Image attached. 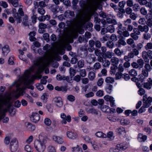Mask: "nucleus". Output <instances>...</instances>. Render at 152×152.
<instances>
[{
  "label": "nucleus",
  "mask_w": 152,
  "mask_h": 152,
  "mask_svg": "<svg viewBox=\"0 0 152 152\" xmlns=\"http://www.w3.org/2000/svg\"><path fill=\"white\" fill-rule=\"evenodd\" d=\"M53 140L59 144H62L64 142L62 138L59 136L54 135L52 137Z\"/></svg>",
  "instance_id": "16"
},
{
  "label": "nucleus",
  "mask_w": 152,
  "mask_h": 152,
  "mask_svg": "<svg viewBox=\"0 0 152 152\" xmlns=\"http://www.w3.org/2000/svg\"><path fill=\"white\" fill-rule=\"evenodd\" d=\"M11 100V97L9 95L0 97V121L3 119V123H7L9 121L8 117H4L5 113L12 106Z\"/></svg>",
  "instance_id": "2"
},
{
  "label": "nucleus",
  "mask_w": 152,
  "mask_h": 152,
  "mask_svg": "<svg viewBox=\"0 0 152 152\" xmlns=\"http://www.w3.org/2000/svg\"><path fill=\"white\" fill-rule=\"evenodd\" d=\"M104 80L102 78H100L98 80L97 82V85L99 86H101L103 84Z\"/></svg>",
  "instance_id": "56"
},
{
  "label": "nucleus",
  "mask_w": 152,
  "mask_h": 152,
  "mask_svg": "<svg viewBox=\"0 0 152 152\" xmlns=\"http://www.w3.org/2000/svg\"><path fill=\"white\" fill-rule=\"evenodd\" d=\"M112 52L107 51L104 53V55L106 58H111L112 56Z\"/></svg>",
  "instance_id": "42"
},
{
  "label": "nucleus",
  "mask_w": 152,
  "mask_h": 152,
  "mask_svg": "<svg viewBox=\"0 0 152 152\" xmlns=\"http://www.w3.org/2000/svg\"><path fill=\"white\" fill-rule=\"evenodd\" d=\"M47 64L41 63L38 65L34 64L33 66L28 70H26L23 75L18 80L14 83V85L17 88V93L20 95H23L24 90L28 88L33 90L34 86L31 85L33 80L35 79H39L42 77V75H39L45 68Z\"/></svg>",
  "instance_id": "1"
},
{
  "label": "nucleus",
  "mask_w": 152,
  "mask_h": 152,
  "mask_svg": "<svg viewBox=\"0 0 152 152\" xmlns=\"http://www.w3.org/2000/svg\"><path fill=\"white\" fill-rule=\"evenodd\" d=\"M36 34L35 31L31 32L28 34L29 36V40L31 41H34L36 40V38L34 37Z\"/></svg>",
  "instance_id": "22"
},
{
  "label": "nucleus",
  "mask_w": 152,
  "mask_h": 152,
  "mask_svg": "<svg viewBox=\"0 0 152 152\" xmlns=\"http://www.w3.org/2000/svg\"><path fill=\"white\" fill-rule=\"evenodd\" d=\"M2 55L4 56H6L10 52V50L9 46L8 45H5L2 48Z\"/></svg>",
  "instance_id": "11"
},
{
  "label": "nucleus",
  "mask_w": 152,
  "mask_h": 152,
  "mask_svg": "<svg viewBox=\"0 0 152 152\" xmlns=\"http://www.w3.org/2000/svg\"><path fill=\"white\" fill-rule=\"evenodd\" d=\"M101 0H93L91 2L90 1H80V6L83 11L91 10L97 7L100 4Z\"/></svg>",
  "instance_id": "5"
},
{
  "label": "nucleus",
  "mask_w": 152,
  "mask_h": 152,
  "mask_svg": "<svg viewBox=\"0 0 152 152\" xmlns=\"http://www.w3.org/2000/svg\"><path fill=\"white\" fill-rule=\"evenodd\" d=\"M147 136L146 135H143L142 134H139L138 135L137 139L140 142H144L146 140Z\"/></svg>",
  "instance_id": "19"
},
{
  "label": "nucleus",
  "mask_w": 152,
  "mask_h": 152,
  "mask_svg": "<svg viewBox=\"0 0 152 152\" xmlns=\"http://www.w3.org/2000/svg\"><path fill=\"white\" fill-rule=\"evenodd\" d=\"M117 69H118V72H123L124 71V69L123 65L121 64H119L118 67Z\"/></svg>",
  "instance_id": "59"
},
{
  "label": "nucleus",
  "mask_w": 152,
  "mask_h": 152,
  "mask_svg": "<svg viewBox=\"0 0 152 152\" xmlns=\"http://www.w3.org/2000/svg\"><path fill=\"white\" fill-rule=\"evenodd\" d=\"M110 61L113 66H115L118 64L119 60L118 58L114 57L111 58Z\"/></svg>",
  "instance_id": "23"
},
{
  "label": "nucleus",
  "mask_w": 152,
  "mask_h": 152,
  "mask_svg": "<svg viewBox=\"0 0 152 152\" xmlns=\"http://www.w3.org/2000/svg\"><path fill=\"white\" fill-rule=\"evenodd\" d=\"M115 16H112V18H107L106 19L107 22L109 23H112L114 25H116L117 24V22L115 19Z\"/></svg>",
  "instance_id": "20"
},
{
  "label": "nucleus",
  "mask_w": 152,
  "mask_h": 152,
  "mask_svg": "<svg viewBox=\"0 0 152 152\" xmlns=\"http://www.w3.org/2000/svg\"><path fill=\"white\" fill-rule=\"evenodd\" d=\"M75 15L74 12L69 10L66 11L64 13V16L67 18H72L74 17Z\"/></svg>",
  "instance_id": "12"
},
{
  "label": "nucleus",
  "mask_w": 152,
  "mask_h": 152,
  "mask_svg": "<svg viewBox=\"0 0 152 152\" xmlns=\"http://www.w3.org/2000/svg\"><path fill=\"white\" fill-rule=\"evenodd\" d=\"M69 73L71 76H73L76 73V71L73 68L71 67L69 69Z\"/></svg>",
  "instance_id": "54"
},
{
  "label": "nucleus",
  "mask_w": 152,
  "mask_h": 152,
  "mask_svg": "<svg viewBox=\"0 0 152 152\" xmlns=\"http://www.w3.org/2000/svg\"><path fill=\"white\" fill-rule=\"evenodd\" d=\"M102 63V66L104 67H109L110 64V62L106 59H104Z\"/></svg>",
  "instance_id": "31"
},
{
  "label": "nucleus",
  "mask_w": 152,
  "mask_h": 152,
  "mask_svg": "<svg viewBox=\"0 0 152 152\" xmlns=\"http://www.w3.org/2000/svg\"><path fill=\"white\" fill-rule=\"evenodd\" d=\"M149 80H151L150 82L149 83H145L143 84L144 87L148 89H150L152 86V80L150 78H149Z\"/></svg>",
  "instance_id": "24"
},
{
  "label": "nucleus",
  "mask_w": 152,
  "mask_h": 152,
  "mask_svg": "<svg viewBox=\"0 0 152 152\" xmlns=\"http://www.w3.org/2000/svg\"><path fill=\"white\" fill-rule=\"evenodd\" d=\"M101 65L99 62H97L94 64V65L93 69V70L96 71L101 68Z\"/></svg>",
  "instance_id": "26"
},
{
  "label": "nucleus",
  "mask_w": 152,
  "mask_h": 152,
  "mask_svg": "<svg viewBox=\"0 0 152 152\" xmlns=\"http://www.w3.org/2000/svg\"><path fill=\"white\" fill-rule=\"evenodd\" d=\"M66 135L69 138L73 140L76 139L77 136L76 134L70 131H68L66 132Z\"/></svg>",
  "instance_id": "17"
},
{
  "label": "nucleus",
  "mask_w": 152,
  "mask_h": 152,
  "mask_svg": "<svg viewBox=\"0 0 152 152\" xmlns=\"http://www.w3.org/2000/svg\"><path fill=\"white\" fill-rule=\"evenodd\" d=\"M130 123L129 120L126 119H122L121 120V123L123 125H126Z\"/></svg>",
  "instance_id": "39"
},
{
  "label": "nucleus",
  "mask_w": 152,
  "mask_h": 152,
  "mask_svg": "<svg viewBox=\"0 0 152 152\" xmlns=\"http://www.w3.org/2000/svg\"><path fill=\"white\" fill-rule=\"evenodd\" d=\"M118 132L120 135L124 134L126 133V131L124 128L120 127L118 129Z\"/></svg>",
  "instance_id": "28"
},
{
  "label": "nucleus",
  "mask_w": 152,
  "mask_h": 152,
  "mask_svg": "<svg viewBox=\"0 0 152 152\" xmlns=\"http://www.w3.org/2000/svg\"><path fill=\"white\" fill-rule=\"evenodd\" d=\"M148 72L147 70L143 69L142 71V75H143L141 78L142 80H143L146 77H148Z\"/></svg>",
  "instance_id": "27"
},
{
  "label": "nucleus",
  "mask_w": 152,
  "mask_h": 152,
  "mask_svg": "<svg viewBox=\"0 0 152 152\" xmlns=\"http://www.w3.org/2000/svg\"><path fill=\"white\" fill-rule=\"evenodd\" d=\"M144 48L146 50L152 49V42L147 43L145 46Z\"/></svg>",
  "instance_id": "38"
},
{
  "label": "nucleus",
  "mask_w": 152,
  "mask_h": 152,
  "mask_svg": "<svg viewBox=\"0 0 152 152\" xmlns=\"http://www.w3.org/2000/svg\"><path fill=\"white\" fill-rule=\"evenodd\" d=\"M118 47H119L121 46V45H126V42L124 40L121 39H119L118 41Z\"/></svg>",
  "instance_id": "40"
},
{
  "label": "nucleus",
  "mask_w": 152,
  "mask_h": 152,
  "mask_svg": "<svg viewBox=\"0 0 152 152\" xmlns=\"http://www.w3.org/2000/svg\"><path fill=\"white\" fill-rule=\"evenodd\" d=\"M95 45L96 47L98 48H100L101 46V44L100 41L96 40L94 42Z\"/></svg>",
  "instance_id": "60"
},
{
  "label": "nucleus",
  "mask_w": 152,
  "mask_h": 152,
  "mask_svg": "<svg viewBox=\"0 0 152 152\" xmlns=\"http://www.w3.org/2000/svg\"><path fill=\"white\" fill-rule=\"evenodd\" d=\"M106 45L110 49H112L114 47V44L112 41H109L107 42Z\"/></svg>",
  "instance_id": "34"
},
{
  "label": "nucleus",
  "mask_w": 152,
  "mask_h": 152,
  "mask_svg": "<svg viewBox=\"0 0 152 152\" xmlns=\"http://www.w3.org/2000/svg\"><path fill=\"white\" fill-rule=\"evenodd\" d=\"M48 149V152H56L55 147L52 145L49 146Z\"/></svg>",
  "instance_id": "45"
},
{
  "label": "nucleus",
  "mask_w": 152,
  "mask_h": 152,
  "mask_svg": "<svg viewBox=\"0 0 152 152\" xmlns=\"http://www.w3.org/2000/svg\"><path fill=\"white\" fill-rule=\"evenodd\" d=\"M48 138L42 134L39 135V139L36 140L34 142V147L38 152H44L46 148V144Z\"/></svg>",
  "instance_id": "4"
},
{
  "label": "nucleus",
  "mask_w": 152,
  "mask_h": 152,
  "mask_svg": "<svg viewBox=\"0 0 152 152\" xmlns=\"http://www.w3.org/2000/svg\"><path fill=\"white\" fill-rule=\"evenodd\" d=\"M18 142L15 139H13L10 143V150L12 152H15L18 149Z\"/></svg>",
  "instance_id": "10"
},
{
  "label": "nucleus",
  "mask_w": 152,
  "mask_h": 152,
  "mask_svg": "<svg viewBox=\"0 0 152 152\" xmlns=\"http://www.w3.org/2000/svg\"><path fill=\"white\" fill-rule=\"evenodd\" d=\"M84 61L81 59L78 62L77 65L78 66L79 68L83 67L84 65Z\"/></svg>",
  "instance_id": "47"
},
{
  "label": "nucleus",
  "mask_w": 152,
  "mask_h": 152,
  "mask_svg": "<svg viewBox=\"0 0 152 152\" xmlns=\"http://www.w3.org/2000/svg\"><path fill=\"white\" fill-rule=\"evenodd\" d=\"M67 99L69 101L73 102L74 101L75 99V97L72 95H70L68 96L67 97Z\"/></svg>",
  "instance_id": "52"
},
{
  "label": "nucleus",
  "mask_w": 152,
  "mask_h": 152,
  "mask_svg": "<svg viewBox=\"0 0 152 152\" xmlns=\"http://www.w3.org/2000/svg\"><path fill=\"white\" fill-rule=\"evenodd\" d=\"M79 74L80 76L82 77H84L86 76V73L85 69H82L80 70Z\"/></svg>",
  "instance_id": "41"
},
{
  "label": "nucleus",
  "mask_w": 152,
  "mask_h": 152,
  "mask_svg": "<svg viewBox=\"0 0 152 152\" xmlns=\"http://www.w3.org/2000/svg\"><path fill=\"white\" fill-rule=\"evenodd\" d=\"M134 81L137 87L140 89L138 91L139 94L141 96L144 95L145 93V91L144 89L141 88L142 85L141 83L142 82V80H139L137 79L134 77Z\"/></svg>",
  "instance_id": "8"
},
{
  "label": "nucleus",
  "mask_w": 152,
  "mask_h": 152,
  "mask_svg": "<svg viewBox=\"0 0 152 152\" xmlns=\"http://www.w3.org/2000/svg\"><path fill=\"white\" fill-rule=\"evenodd\" d=\"M110 39L113 41H115L117 40V36L114 34H113L110 37Z\"/></svg>",
  "instance_id": "62"
},
{
  "label": "nucleus",
  "mask_w": 152,
  "mask_h": 152,
  "mask_svg": "<svg viewBox=\"0 0 152 152\" xmlns=\"http://www.w3.org/2000/svg\"><path fill=\"white\" fill-rule=\"evenodd\" d=\"M0 6L4 8H6L8 7L7 3L6 2L3 1H0Z\"/></svg>",
  "instance_id": "55"
},
{
  "label": "nucleus",
  "mask_w": 152,
  "mask_h": 152,
  "mask_svg": "<svg viewBox=\"0 0 152 152\" xmlns=\"http://www.w3.org/2000/svg\"><path fill=\"white\" fill-rule=\"evenodd\" d=\"M8 1L15 7H17L18 6V0H8Z\"/></svg>",
  "instance_id": "29"
},
{
  "label": "nucleus",
  "mask_w": 152,
  "mask_h": 152,
  "mask_svg": "<svg viewBox=\"0 0 152 152\" xmlns=\"http://www.w3.org/2000/svg\"><path fill=\"white\" fill-rule=\"evenodd\" d=\"M96 136L99 137L105 138L107 136L106 134L103 133L102 132H98L96 134Z\"/></svg>",
  "instance_id": "35"
},
{
  "label": "nucleus",
  "mask_w": 152,
  "mask_h": 152,
  "mask_svg": "<svg viewBox=\"0 0 152 152\" xmlns=\"http://www.w3.org/2000/svg\"><path fill=\"white\" fill-rule=\"evenodd\" d=\"M53 101L56 103V105L58 107H61L63 105L62 99L60 97H56L53 99Z\"/></svg>",
  "instance_id": "13"
},
{
  "label": "nucleus",
  "mask_w": 152,
  "mask_h": 152,
  "mask_svg": "<svg viewBox=\"0 0 152 152\" xmlns=\"http://www.w3.org/2000/svg\"><path fill=\"white\" fill-rule=\"evenodd\" d=\"M39 5L41 8L45 7L47 5L45 1H41L39 3Z\"/></svg>",
  "instance_id": "58"
},
{
  "label": "nucleus",
  "mask_w": 152,
  "mask_h": 152,
  "mask_svg": "<svg viewBox=\"0 0 152 152\" xmlns=\"http://www.w3.org/2000/svg\"><path fill=\"white\" fill-rule=\"evenodd\" d=\"M94 53L96 56H98L101 55V53L99 50L96 49L95 50Z\"/></svg>",
  "instance_id": "64"
},
{
  "label": "nucleus",
  "mask_w": 152,
  "mask_h": 152,
  "mask_svg": "<svg viewBox=\"0 0 152 152\" xmlns=\"http://www.w3.org/2000/svg\"><path fill=\"white\" fill-rule=\"evenodd\" d=\"M30 118L35 123H37L40 119L39 115L37 113H33Z\"/></svg>",
  "instance_id": "14"
},
{
  "label": "nucleus",
  "mask_w": 152,
  "mask_h": 152,
  "mask_svg": "<svg viewBox=\"0 0 152 152\" xmlns=\"http://www.w3.org/2000/svg\"><path fill=\"white\" fill-rule=\"evenodd\" d=\"M8 63L10 65H13L14 63V57L12 56L10 57L8 60Z\"/></svg>",
  "instance_id": "49"
},
{
  "label": "nucleus",
  "mask_w": 152,
  "mask_h": 152,
  "mask_svg": "<svg viewBox=\"0 0 152 152\" xmlns=\"http://www.w3.org/2000/svg\"><path fill=\"white\" fill-rule=\"evenodd\" d=\"M22 23L23 25L25 26H29V22L28 17L27 15H25L23 18Z\"/></svg>",
  "instance_id": "18"
},
{
  "label": "nucleus",
  "mask_w": 152,
  "mask_h": 152,
  "mask_svg": "<svg viewBox=\"0 0 152 152\" xmlns=\"http://www.w3.org/2000/svg\"><path fill=\"white\" fill-rule=\"evenodd\" d=\"M13 13H14L13 17L14 18L15 20L17 22V23H20L22 21V16H24V12L22 8H20L18 11V12H16V10L14 8L12 10Z\"/></svg>",
  "instance_id": "7"
},
{
  "label": "nucleus",
  "mask_w": 152,
  "mask_h": 152,
  "mask_svg": "<svg viewBox=\"0 0 152 152\" xmlns=\"http://www.w3.org/2000/svg\"><path fill=\"white\" fill-rule=\"evenodd\" d=\"M113 88V86L110 84H109L107 85V86L106 88V91L108 93H111Z\"/></svg>",
  "instance_id": "46"
},
{
  "label": "nucleus",
  "mask_w": 152,
  "mask_h": 152,
  "mask_svg": "<svg viewBox=\"0 0 152 152\" xmlns=\"http://www.w3.org/2000/svg\"><path fill=\"white\" fill-rule=\"evenodd\" d=\"M106 30L107 32H109L110 33H112L114 31V28L112 25H110L107 27Z\"/></svg>",
  "instance_id": "37"
},
{
  "label": "nucleus",
  "mask_w": 152,
  "mask_h": 152,
  "mask_svg": "<svg viewBox=\"0 0 152 152\" xmlns=\"http://www.w3.org/2000/svg\"><path fill=\"white\" fill-rule=\"evenodd\" d=\"M105 81L107 83H111L114 82V80L113 77H108L106 78Z\"/></svg>",
  "instance_id": "33"
},
{
  "label": "nucleus",
  "mask_w": 152,
  "mask_h": 152,
  "mask_svg": "<svg viewBox=\"0 0 152 152\" xmlns=\"http://www.w3.org/2000/svg\"><path fill=\"white\" fill-rule=\"evenodd\" d=\"M139 29L142 32L145 31L147 32L148 31L149 28L148 26L145 25L143 26L139 25L138 26V28H134V39L136 40L138 39V35L140 33Z\"/></svg>",
  "instance_id": "6"
},
{
  "label": "nucleus",
  "mask_w": 152,
  "mask_h": 152,
  "mask_svg": "<svg viewBox=\"0 0 152 152\" xmlns=\"http://www.w3.org/2000/svg\"><path fill=\"white\" fill-rule=\"evenodd\" d=\"M89 47L88 50L90 52H92L94 50V46L95 45L94 41L93 40H91L89 41Z\"/></svg>",
  "instance_id": "21"
},
{
  "label": "nucleus",
  "mask_w": 152,
  "mask_h": 152,
  "mask_svg": "<svg viewBox=\"0 0 152 152\" xmlns=\"http://www.w3.org/2000/svg\"><path fill=\"white\" fill-rule=\"evenodd\" d=\"M142 101L143 107L148 108L151 105L152 98L150 96L148 97L147 96L146 94H145L143 96Z\"/></svg>",
  "instance_id": "9"
},
{
  "label": "nucleus",
  "mask_w": 152,
  "mask_h": 152,
  "mask_svg": "<svg viewBox=\"0 0 152 152\" xmlns=\"http://www.w3.org/2000/svg\"><path fill=\"white\" fill-rule=\"evenodd\" d=\"M44 123L47 126H49L51 124V121L50 119L47 118L45 119Z\"/></svg>",
  "instance_id": "50"
},
{
  "label": "nucleus",
  "mask_w": 152,
  "mask_h": 152,
  "mask_svg": "<svg viewBox=\"0 0 152 152\" xmlns=\"http://www.w3.org/2000/svg\"><path fill=\"white\" fill-rule=\"evenodd\" d=\"M123 74L121 72H118L115 74V79L118 80L120 79L121 78V77H123Z\"/></svg>",
  "instance_id": "48"
},
{
  "label": "nucleus",
  "mask_w": 152,
  "mask_h": 152,
  "mask_svg": "<svg viewBox=\"0 0 152 152\" xmlns=\"http://www.w3.org/2000/svg\"><path fill=\"white\" fill-rule=\"evenodd\" d=\"M118 68V67L116 66H113L110 67V73L111 74H115L116 72V70Z\"/></svg>",
  "instance_id": "30"
},
{
  "label": "nucleus",
  "mask_w": 152,
  "mask_h": 152,
  "mask_svg": "<svg viewBox=\"0 0 152 152\" xmlns=\"http://www.w3.org/2000/svg\"><path fill=\"white\" fill-rule=\"evenodd\" d=\"M144 69L148 72H150L152 70V68L149 64H146L145 65Z\"/></svg>",
  "instance_id": "43"
},
{
  "label": "nucleus",
  "mask_w": 152,
  "mask_h": 152,
  "mask_svg": "<svg viewBox=\"0 0 152 152\" xmlns=\"http://www.w3.org/2000/svg\"><path fill=\"white\" fill-rule=\"evenodd\" d=\"M104 95V91L102 90H99L96 93V96L99 97H101L103 96Z\"/></svg>",
  "instance_id": "51"
},
{
  "label": "nucleus",
  "mask_w": 152,
  "mask_h": 152,
  "mask_svg": "<svg viewBox=\"0 0 152 152\" xmlns=\"http://www.w3.org/2000/svg\"><path fill=\"white\" fill-rule=\"evenodd\" d=\"M73 152H83V150L81 148L79 147V146L77 145L76 147L72 148Z\"/></svg>",
  "instance_id": "32"
},
{
  "label": "nucleus",
  "mask_w": 152,
  "mask_h": 152,
  "mask_svg": "<svg viewBox=\"0 0 152 152\" xmlns=\"http://www.w3.org/2000/svg\"><path fill=\"white\" fill-rule=\"evenodd\" d=\"M39 26L40 29H44L47 28V25L45 24L41 23L39 24Z\"/></svg>",
  "instance_id": "61"
},
{
  "label": "nucleus",
  "mask_w": 152,
  "mask_h": 152,
  "mask_svg": "<svg viewBox=\"0 0 152 152\" xmlns=\"http://www.w3.org/2000/svg\"><path fill=\"white\" fill-rule=\"evenodd\" d=\"M37 11L40 14L43 15L45 13V10L43 8L39 7L38 8Z\"/></svg>",
  "instance_id": "44"
},
{
  "label": "nucleus",
  "mask_w": 152,
  "mask_h": 152,
  "mask_svg": "<svg viewBox=\"0 0 152 152\" xmlns=\"http://www.w3.org/2000/svg\"><path fill=\"white\" fill-rule=\"evenodd\" d=\"M27 127L28 129H31V130H34L35 129V126L29 123L27 124Z\"/></svg>",
  "instance_id": "63"
},
{
  "label": "nucleus",
  "mask_w": 152,
  "mask_h": 152,
  "mask_svg": "<svg viewBox=\"0 0 152 152\" xmlns=\"http://www.w3.org/2000/svg\"><path fill=\"white\" fill-rule=\"evenodd\" d=\"M49 45L47 44L43 47V50H45V53L43 58L37 59L34 61L35 64L38 65L41 63H43L48 64L53 60V56L51 50L50 49H48Z\"/></svg>",
  "instance_id": "3"
},
{
  "label": "nucleus",
  "mask_w": 152,
  "mask_h": 152,
  "mask_svg": "<svg viewBox=\"0 0 152 152\" xmlns=\"http://www.w3.org/2000/svg\"><path fill=\"white\" fill-rule=\"evenodd\" d=\"M148 134H150L151 132V130L150 127H145L143 129Z\"/></svg>",
  "instance_id": "57"
},
{
  "label": "nucleus",
  "mask_w": 152,
  "mask_h": 152,
  "mask_svg": "<svg viewBox=\"0 0 152 152\" xmlns=\"http://www.w3.org/2000/svg\"><path fill=\"white\" fill-rule=\"evenodd\" d=\"M25 149L27 152H32V150L29 145H26L25 147Z\"/></svg>",
  "instance_id": "53"
},
{
  "label": "nucleus",
  "mask_w": 152,
  "mask_h": 152,
  "mask_svg": "<svg viewBox=\"0 0 152 152\" xmlns=\"http://www.w3.org/2000/svg\"><path fill=\"white\" fill-rule=\"evenodd\" d=\"M114 52L116 55L118 56H121L123 53V51H121L118 48H116L115 49Z\"/></svg>",
  "instance_id": "36"
},
{
  "label": "nucleus",
  "mask_w": 152,
  "mask_h": 152,
  "mask_svg": "<svg viewBox=\"0 0 152 152\" xmlns=\"http://www.w3.org/2000/svg\"><path fill=\"white\" fill-rule=\"evenodd\" d=\"M88 77L90 80L92 81L95 77V74L93 72H90L88 74Z\"/></svg>",
  "instance_id": "25"
},
{
  "label": "nucleus",
  "mask_w": 152,
  "mask_h": 152,
  "mask_svg": "<svg viewBox=\"0 0 152 152\" xmlns=\"http://www.w3.org/2000/svg\"><path fill=\"white\" fill-rule=\"evenodd\" d=\"M96 57L94 56V55L90 54L86 58V60L87 62L91 64L93 61H95Z\"/></svg>",
  "instance_id": "15"
}]
</instances>
